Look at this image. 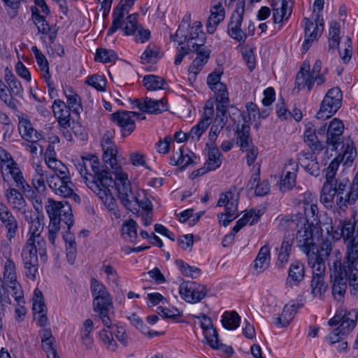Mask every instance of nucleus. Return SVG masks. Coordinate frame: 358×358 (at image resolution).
I'll return each mask as SVG.
<instances>
[{
    "mask_svg": "<svg viewBox=\"0 0 358 358\" xmlns=\"http://www.w3.org/2000/svg\"><path fill=\"white\" fill-rule=\"evenodd\" d=\"M86 185L97 195L108 210L115 218L120 217V213L111 194V188L115 186L119 199L124 206L134 213L137 204L145 211L152 210L151 201L142 194L135 196L131 189L128 176L126 173H117L114 180L110 172L100 168V162L95 155L83 157L75 164Z\"/></svg>",
    "mask_w": 358,
    "mask_h": 358,
    "instance_id": "nucleus-1",
    "label": "nucleus"
},
{
    "mask_svg": "<svg viewBox=\"0 0 358 358\" xmlns=\"http://www.w3.org/2000/svg\"><path fill=\"white\" fill-rule=\"evenodd\" d=\"M357 220L351 219L339 220L334 234L343 239L345 252L343 262L341 253L336 250V259L329 263L332 294L335 299L341 301L348 287L352 294L358 290V236L356 225Z\"/></svg>",
    "mask_w": 358,
    "mask_h": 358,
    "instance_id": "nucleus-2",
    "label": "nucleus"
},
{
    "mask_svg": "<svg viewBox=\"0 0 358 358\" xmlns=\"http://www.w3.org/2000/svg\"><path fill=\"white\" fill-rule=\"evenodd\" d=\"M90 289L93 296V310L97 313L104 327L111 328L113 325L112 313L113 297L106 287L96 278L91 279Z\"/></svg>",
    "mask_w": 358,
    "mask_h": 358,
    "instance_id": "nucleus-3",
    "label": "nucleus"
},
{
    "mask_svg": "<svg viewBox=\"0 0 358 358\" xmlns=\"http://www.w3.org/2000/svg\"><path fill=\"white\" fill-rule=\"evenodd\" d=\"M357 317L358 312L355 309L338 310L334 317L328 322L330 326L338 325L329 334L328 339L330 343L334 344L339 342L343 336L349 334L356 326Z\"/></svg>",
    "mask_w": 358,
    "mask_h": 358,
    "instance_id": "nucleus-4",
    "label": "nucleus"
},
{
    "mask_svg": "<svg viewBox=\"0 0 358 358\" xmlns=\"http://www.w3.org/2000/svg\"><path fill=\"white\" fill-rule=\"evenodd\" d=\"M318 237V227L314 223H310L306 219L301 217L300 225L296 234L297 247L306 255L315 252L317 250L316 240Z\"/></svg>",
    "mask_w": 358,
    "mask_h": 358,
    "instance_id": "nucleus-5",
    "label": "nucleus"
},
{
    "mask_svg": "<svg viewBox=\"0 0 358 358\" xmlns=\"http://www.w3.org/2000/svg\"><path fill=\"white\" fill-rule=\"evenodd\" d=\"M321 70L322 62L320 60L315 62L311 71H310V64L306 61L303 62L296 77V86L299 90L307 87L308 90L310 91L315 83L317 85H322L325 82V78L321 73Z\"/></svg>",
    "mask_w": 358,
    "mask_h": 358,
    "instance_id": "nucleus-6",
    "label": "nucleus"
},
{
    "mask_svg": "<svg viewBox=\"0 0 358 358\" xmlns=\"http://www.w3.org/2000/svg\"><path fill=\"white\" fill-rule=\"evenodd\" d=\"M45 210L50 218V222L60 224L64 222L68 229L73 224L71 206L67 201H55L48 199L45 203Z\"/></svg>",
    "mask_w": 358,
    "mask_h": 358,
    "instance_id": "nucleus-7",
    "label": "nucleus"
},
{
    "mask_svg": "<svg viewBox=\"0 0 358 358\" xmlns=\"http://www.w3.org/2000/svg\"><path fill=\"white\" fill-rule=\"evenodd\" d=\"M350 188H351V182L347 178L341 180H336L334 182L330 184H323L320 201L327 208H333L334 205V199H338L339 196L343 195Z\"/></svg>",
    "mask_w": 358,
    "mask_h": 358,
    "instance_id": "nucleus-8",
    "label": "nucleus"
},
{
    "mask_svg": "<svg viewBox=\"0 0 358 358\" xmlns=\"http://www.w3.org/2000/svg\"><path fill=\"white\" fill-rule=\"evenodd\" d=\"M342 93L338 87L330 89L323 99L320 109L316 115L317 119H328L341 106Z\"/></svg>",
    "mask_w": 358,
    "mask_h": 358,
    "instance_id": "nucleus-9",
    "label": "nucleus"
},
{
    "mask_svg": "<svg viewBox=\"0 0 358 358\" xmlns=\"http://www.w3.org/2000/svg\"><path fill=\"white\" fill-rule=\"evenodd\" d=\"M245 1H238L227 27L228 34L241 44L244 43L247 38V34L241 28L245 13Z\"/></svg>",
    "mask_w": 358,
    "mask_h": 358,
    "instance_id": "nucleus-10",
    "label": "nucleus"
},
{
    "mask_svg": "<svg viewBox=\"0 0 358 358\" xmlns=\"http://www.w3.org/2000/svg\"><path fill=\"white\" fill-rule=\"evenodd\" d=\"M16 267L14 262L8 259L4 264L3 280L8 285V292L12 295L15 300L20 301L23 298V290L21 285L17 280Z\"/></svg>",
    "mask_w": 358,
    "mask_h": 358,
    "instance_id": "nucleus-11",
    "label": "nucleus"
},
{
    "mask_svg": "<svg viewBox=\"0 0 358 358\" xmlns=\"http://www.w3.org/2000/svg\"><path fill=\"white\" fill-rule=\"evenodd\" d=\"M331 250V244L323 243L322 246V254H319L318 250L306 255L308 264L313 268V277H324L326 270L324 256H329Z\"/></svg>",
    "mask_w": 358,
    "mask_h": 358,
    "instance_id": "nucleus-12",
    "label": "nucleus"
},
{
    "mask_svg": "<svg viewBox=\"0 0 358 358\" xmlns=\"http://www.w3.org/2000/svg\"><path fill=\"white\" fill-rule=\"evenodd\" d=\"M303 22L305 39L303 43V49L306 52L310 47L311 43L321 36L324 30V23L322 17H320L319 14L316 15L315 23L307 17H304Z\"/></svg>",
    "mask_w": 358,
    "mask_h": 358,
    "instance_id": "nucleus-13",
    "label": "nucleus"
},
{
    "mask_svg": "<svg viewBox=\"0 0 358 358\" xmlns=\"http://www.w3.org/2000/svg\"><path fill=\"white\" fill-rule=\"evenodd\" d=\"M47 182L50 189L57 195L64 197L74 196L80 199L79 196L74 194L73 187L74 186L70 177L59 178V176H50L47 179Z\"/></svg>",
    "mask_w": 358,
    "mask_h": 358,
    "instance_id": "nucleus-14",
    "label": "nucleus"
},
{
    "mask_svg": "<svg viewBox=\"0 0 358 358\" xmlns=\"http://www.w3.org/2000/svg\"><path fill=\"white\" fill-rule=\"evenodd\" d=\"M132 103L141 111L149 114H159L168 110L166 100L164 99L156 100L145 97L135 99Z\"/></svg>",
    "mask_w": 358,
    "mask_h": 358,
    "instance_id": "nucleus-15",
    "label": "nucleus"
},
{
    "mask_svg": "<svg viewBox=\"0 0 358 358\" xmlns=\"http://www.w3.org/2000/svg\"><path fill=\"white\" fill-rule=\"evenodd\" d=\"M213 116V102L212 101H208L205 105L204 112L201 120L191 129L188 134L189 137H191L192 139L196 138V140H199L210 124Z\"/></svg>",
    "mask_w": 358,
    "mask_h": 358,
    "instance_id": "nucleus-16",
    "label": "nucleus"
},
{
    "mask_svg": "<svg viewBox=\"0 0 358 358\" xmlns=\"http://www.w3.org/2000/svg\"><path fill=\"white\" fill-rule=\"evenodd\" d=\"M25 275L30 280H35L38 271V256L32 250V248H23L21 254Z\"/></svg>",
    "mask_w": 358,
    "mask_h": 358,
    "instance_id": "nucleus-17",
    "label": "nucleus"
},
{
    "mask_svg": "<svg viewBox=\"0 0 358 358\" xmlns=\"http://www.w3.org/2000/svg\"><path fill=\"white\" fill-rule=\"evenodd\" d=\"M358 200V171L355 173L352 182L351 188H350L343 195L336 199L335 203L337 207L345 210L349 206L355 205Z\"/></svg>",
    "mask_w": 358,
    "mask_h": 358,
    "instance_id": "nucleus-18",
    "label": "nucleus"
},
{
    "mask_svg": "<svg viewBox=\"0 0 358 358\" xmlns=\"http://www.w3.org/2000/svg\"><path fill=\"white\" fill-rule=\"evenodd\" d=\"M134 111H117L111 115L113 121L121 128L124 136L129 135L135 129V122L132 117H135Z\"/></svg>",
    "mask_w": 358,
    "mask_h": 358,
    "instance_id": "nucleus-19",
    "label": "nucleus"
},
{
    "mask_svg": "<svg viewBox=\"0 0 358 358\" xmlns=\"http://www.w3.org/2000/svg\"><path fill=\"white\" fill-rule=\"evenodd\" d=\"M5 196L9 206L16 213H24L27 203L22 192L14 187L5 190Z\"/></svg>",
    "mask_w": 358,
    "mask_h": 358,
    "instance_id": "nucleus-20",
    "label": "nucleus"
},
{
    "mask_svg": "<svg viewBox=\"0 0 358 358\" xmlns=\"http://www.w3.org/2000/svg\"><path fill=\"white\" fill-rule=\"evenodd\" d=\"M344 130L342 121L335 118L329 124L327 131V143L331 145V150H336L340 145Z\"/></svg>",
    "mask_w": 358,
    "mask_h": 358,
    "instance_id": "nucleus-21",
    "label": "nucleus"
},
{
    "mask_svg": "<svg viewBox=\"0 0 358 358\" xmlns=\"http://www.w3.org/2000/svg\"><path fill=\"white\" fill-rule=\"evenodd\" d=\"M135 0H121L119 4L115 7L113 13L112 25L108 31V35L113 34L118 29L122 27V18L124 17L125 13H128L130 8Z\"/></svg>",
    "mask_w": 358,
    "mask_h": 358,
    "instance_id": "nucleus-22",
    "label": "nucleus"
},
{
    "mask_svg": "<svg viewBox=\"0 0 358 358\" xmlns=\"http://www.w3.org/2000/svg\"><path fill=\"white\" fill-rule=\"evenodd\" d=\"M0 220L2 223V226L8 231L7 238L10 240L15 236L17 232L18 224L11 211L3 203V205H0Z\"/></svg>",
    "mask_w": 358,
    "mask_h": 358,
    "instance_id": "nucleus-23",
    "label": "nucleus"
},
{
    "mask_svg": "<svg viewBox=\"0 0 358 358\" xmlns=\"http://www.w3.org/2000/svg\"><path fill=\"white\" fill-rule=\"evenodd\" d=\"M18 130L22 138L25 141H38L42 135L32 127V124L24 115L18 116Z\"/></svg>",
    "mask_w": 358,
    "mask_h": 358,
    "instance_id": "nucleus-24",
    "label": "nucleus"
},
{
    "mask_svg": "<svg viewBox=\"0 0 358 358\" xmlns=\"http://www.w3.org/2000/svg\"><path fill=\"white\" fill-rule=\"evenodd\" d=\"M1 173L4 181H8L10 179L13 180L17 188L26 182L19 164L17 162L10 165L7 164L6 166H1Z\"/></svg>",
    "mask_w": 358,
    "mask_h": 358,
    "instance_id": "nucleus-25",
    "label": "nucleus"
},
{
    "mask_svg": "<svg viewBox=\"0 0 358 358\" xmlns=\"http://www.w3.org/2000/svg\"><path fill=\"white\" fill-rule=\"evenodd\" d=\"M292 1H280L270 3L273 10V18L274 23H280L287 20L292 13Z\"/></svg>",
    "mask_w": 358,
    "mask_h": 358,
    "instance_id": "nucleus-26",
    "label": "nucleus"
},
{
    "mask_svg": "<svg viewBox=\"0 0 358 358\" xmlns=\"http://www.w3.org/2000/svg\"><path fill=\"white\" fill-rule=\"evenodd\" d=\"M52 111L55 117L57 119L59 125L64 129L70 127V109L66 104L60 99H56L52 104Z\"/></svg>",
    "mask_w": 358,
    "mask_h": 358,
    "instance_id": "nucleus-27",
    "label": "nucleus"
},
{
    "mask_svg": "<svg viewBox=\"0 0 358 358\" xmlns=\"http://www.w3.org/2000/svg\"><path fill=\"white\" fill-rule=\"evenodd\" d=\"M304 277V264L299 261H295L292 262L289 266L286 283L291 287L297 286L301 281H303Z\"/></svg>",
    "mask_w": 358,
    "mask_h": 358,
    "instance_id": "nucleus-28",
    "label": "nucleus"
},
{
    "mask_svg": "<svg viewBox=\"0 0 358 358\" xmlns=\"http://www.w3.org/2000/svg\"><path fill=\"white\" fill-rule=\"evenodd\" d=\"M301 306L302 305L299 303L294 302H290L285 305L282 313L276 318L275 324L278 327L288 326Z\"/></svg>",
    "mask_w": 358,
    "mask_h": 358,
    "instance_id": "nucleus-29",
    "label": "nucleus"
},
{
    "mask_svg": "<svg viewBox=\"0 0 358 358\" xmlns=\"http://www.w3.org/2000/svg\"><path fill=\"white\" fill-rule=\"evenodd\" d=\"M210 12L211 14L206 23V29L209 34H213L216 30L218 24L224 19L225 10L222 4L219 3L218 4L213 6Z\"/></svg>",
    "mask_w": 358,
    "mask_h": 358,
    "instance_id": "nucleus-30",
    "label": "nucleus"
},
{
    "mask_svg": "<svg viewBox=\"0 0 358 358\" xmlns=\"http://www.w3.org/2000/svg\"><path fill=\"white\" fill-rule=\"evenodd\" d=\"M271 259L270 248L268 245L262 246L254 261L253 268L257 273H263L269 266Z\"/></svg>",
    "mask_w": 358,
    "mask_h": 358,
    "instance_id": "nucleus-31",
    "label": "nucleus"
},
{
    "mask_svg": "<svg viewBox=\"0 0 358 358\" xmlns=\"http://www.w3.org/2000/svg\"><path fill=\"white\" fill-rule=\"evenodd\" d=\"M357 155L356 148L352 141L348 139L343 143L341 152L338 156L340 161L345 166H350Z\"/></svg>",
    "mask_w": 358,
    "mask_h": 358,
    "instance_id": "nucleus-32",
    "label": "nucleus"
},
{
    "mask_svg": "<svg viewBox=\"0 0 358 358\" xmlns=\"http://www.w3.org/2000/svg\"><path fill=\"white\" fill-rule=\"evenodd\" d=\"M189 50L196 53V57L193 60L192 66L196 68L197 70H200L208 62L210 56V50L205 45L198 46L195 43L192 45V48H189Z\"/></svg>",
    "mask_w": 358,
    "mask_h": 358,
    "instance_id": "nucleus-33",
    "label": "nucleus"
},
{
    "mask_svg": "<svg viewBox=\"0 0 358 358\" xmlns=\"http://www.w3.org/2000/svg\"><path fill=\"white\" fill-rule=\"evenodd\" d=\"M250 127L248 124H239L236 129V135L237 138V144L243 150H247L252 145V140L250 137Z\"/></svg>",
    "mask_w": 358,
    "mask_h": 358,
    "instance_id": "nucleus-34",
    "label": "nucleus"
},
{
    "mask_svg": "<svg viewBox=\"0 0 358 358\" xmlns=\"http://www.w3.org/2000/svg\"><path fill=\"white\" fill-rule=\"evenodd\" d=\"M293 243V238L290 236H285L282 241L280 252L278 254V259L275 263L276 266L281 269L285 267V266L287 264L289 254L291 251V248Z\"/></svg>",
    "mask_w": 358,
    "mask_h": 358,
    "instance_id": "nucleus-35",
    "label": "nucleus"
},
{
    "mask_svg": "<svg viewBox=\"0 0 358 358\" xmlns=\"http://www.w3.org/2000/svg\"><path fill=\"white\" fill-rule=\"evenodd\" d=\"M297 169L298 164L293 159L289 160L284 170L285 172V178L281 180L282 187L289 189L294 186Z\"/></svg>",
    "mask_w": 358,
    "mask_h": 358,
    "instance_id": "nucleus-36",
    "label": "nucleus"
},
{
    "mask_svg": "<svg viewBox=\"0 0 358 358\" xmlns=\"http://www.w3.org/2000/svg\"><path fill=\"white\" fill-rule=\"evenodd\" d=\"M24 248H28L31 250L32 248L33 252L36 251V254L40 255L42 261H46L47 259V252H46V243L43 241L41 236H36V238H29Z\"/></svg>",
    "mask_w": 358,
    "mask_h": 358,
    "instance_id": "nucleus-37",
    "label": "nucleus"
},
{
    "mask_svg": "<svg viewBox=\"0 0 358 358\" xmlns=\"http://www.w3.org/2000/svg\"><path fill=\"white\" fill-rule=\"evenodd\" d=\"M299 164L304 168V169L309 173L311 176H318L320 173L319 163L316 159H313L312 155L310 154H303L301 157L298 158Z\"/></svg>",
    "mask_w": 358,
    "mask_h": 358,
    "instance_id": "nucleus-38",
    "label": "nucleus"
},
{
    "mask_svg": "<svg viewBox=\"0 0 358 358\" xmlns=\"http://www.w3.org/2000/svg\"><path fill=\"white\" fill-rule=\"evenodd\" d=\"M110 328L103 329L98 334V338L101 344L110 352H115L118 348L117 342L113 338V334Z\"/></svg>",
    "mask_w": 358,
    "mask_h": 358,
    "instance_id": "nucleus-39",
    "label": "nucleus"
},
{
    "mask_svg": "<svg viewBox=\"0 0 358 358\" xmlns=\"http://www.w3.org/2000/svg\"><path fill=\"white\" fill-rule=\"evenodd\" d=\"M121 231L123 238L131 243H134L138 237L137 224L133 219L124 222Z\"/></svg>",
    "mask_w": 358,
    "mask_h": 358,
    "instance_id": "nucleus-40",
    "label": "nucleus"
},
{
    "mask_svg": "<svg viewBox=\"0 0 358 358\" xmlns=\"http://www.w3.org/2000/svg\"><path fill=\"white\" fill-rule=\"evenodd\" d=\"M5 80L11 96H22L23 88L20 81L10 71H7V70L5 71Z\"/></svg>",
    "mask_w": 358,
    "mask_h": 358,
    "instance_id": "nucleus-41",
    "label": "nucleus"
},
{
    "mask_svg": "<svg viewBox=\"0 0 358 358\" xmlns=\"http://www.w3.org/2000/svg\"><path fill=\"white\" fill-rule=\"evenodd\" d=\"M208 159L205 163V166L210 171L218 169L222 164V153L217 147L211 148L208 150Z\"/></svg>",
    "mask_w": 358,
    "mask_h": 358,
    "instance_id": "nucleus-42",
    "label": "nucleus"
},
{
    "mask_svg": "<svg viewBox=\"0 0 358 358\" xmlns=\"http://www.w3.org/2000/svg\"><path fill=\"white\" fill-rule=\"evenodd\" d=\"M143 86L150 91L164 89L166 81L164 78L155 75H146L143 79Z\"/></svg>",
    "mask_w": 358,
    "mask_h": 358,
    "instance_id": "nucleus-43",
    "label": "nucleus"
},
{
    "mask_svg": "<svg viewBox=\"0 0 358 358\" xmlns=\"http://www.w3.org/2000/svg\"><path fill=\"white\" fill-rule=\"evenodd\" d=\"M310 287L312 294L315 297L322 299L324 297L328 285L325 282L324 277H313Z\"/></svg>",
    "mask_w": 358,
    "mask_h": 358,
    "instance_id": "nucleus-44",
    "label": "nucleus"
},
{
    "mask_svg": "<svg viewBox=\"0 0 358 358\" xmlns=\"http://www.w3.org/2000/svg\"><path fill=\"white\" fill-rule=\"evenodd\" d=\"M65 94L69 108L72 110L76 114L79 115L83 110L80 96L72 89L65 91Z\"/></svg>",
    "mask_w": 358,
    "mask_h": 358,
    "instance_id": "nucleus-45",
    "label": "nucleus"
},
{
    "mask_svg": "<svg viewBox=\"0 0 358 358\" xmlns=\"http://www.w3.org/2000/svg\"><path fill=\"white\" fill-rule=\"evenodd\" d=\"M240 321L241 317L236 312H225L222 315V324L225 329L233 330L239 326Z\"/></svg>",
    "mask_w": 358,
    "mask_h": 358,
    "instance_id": "nucleus-46",
    "label": "nucleus"
},
{
    "mask_svg": "<svg viewBox=\"0 0 358 358\" xmlns=\"http://www.w3.org/2000/svg\"><path fill=\"white\" fill-rule=\"evenodd\" d=\"M304 141L314 154L320 152L324 148L322 142L318 140L315 132L310 130H306L304 132Z\"/></svg>",
    "mask_w": 358,
    "mask_h": 358,
    "instance_id": "nucleus-47",
    "label": "nucleus"
},
{
    "mask_svg": "<svg viewBox=\"0 0 358 358\" xmlns=\"http://www.w3.org/2000/svg\"><path fill=\"white\" fill-rule=\"evenodd\" d=\"M137 16L138 15L134 13L129 15L124 21L121 20L122 27L120 28H122L126 36L136 34L138 28Z\"/></svg>",
    "mask_w": 358,
    "mask_h": 358,
    "instance_id": "nucleus-48",
    "label": "nucleus"
},
{
    "mask_svg": "<svg viewBox=\"0 0 358 358\" xmlns=\"http://www.w3.org/2000/svg\"><path fill=\"white\" fill-rule=\"evenodd\" d=\"M117 55L114 50L99 48L96 49L95 61L102 63H110L115 62L117 59Z\"/></svg>",
    "mask_w": 358,
    "mask_h": 358,
    "instance_id": "nucleus-49",
    "label": "nucleus"
},
{
    "mask_svg": "<svg viewBox=\"0 0 358 358\" xmlns=\"http://www.w3.org/2000/svg\"><path fill=\"white\" fill-rule=\"evenodd\" d=\"M213 90L215 95L216 106H229V93L224 84H218L217 88Z\"/></svg>",
    "mask_w": 358,
    "mask_h": 358,
    "instance_id": "nucleus-50",
    "label": "nucleus"
},
{
    "mask_svg": "<svg viewBox=\"0 0 358 358\" xmlns=\"http://www.w3.org/2000/svg\"><path fill=\"white\" fill-rule=\"evenodd\" d=\"M103 160L105 163V165L107 168L110 166L113 169H115V176L117 175V173H123L122 171L118 170L117 164V149L113 150L110 149L109 150H103ZM116 179V177L114 180Z\"/></svg>",
    "mask_w": 358,
    "mask_h": 358,
    "instance_id": "nucleus-51",
    "label": "nucleus"
},
{
    "mask_svg": "<svg viewBox=\"0 0 358 358\" xmlns=\"http://www.w3.org/2000/svg\"><path fill=\"white\" fill-rule=\"evenodd\" d=\"M205 34L202 31H196L191 28L188 34L187 45L189 48H192V45L196 44L198 46L204 45Z\"/></svg>",
    "mask_w": 358,
    "mask_h": 358,
    "instance_id": "nucleus-52",
    "label": "nucleus"
},
{
    "mask_svg": "<svg viewBox=\"0 0 358 358\" xmlns=\"http://www.w3.org/2000/svg\"><path fill=\"white\" fill-rule=\"evenodd\" d=\"M176 263L182 273L186 276L196 278L201 274V270L199 268L189 266L182 260H176Z\"/></svg>",
    "mask_w": 358,
    "mask_h": 358,
    "instance_id": "nucleus-53",
    "label": "nucleus"
},
{
    "mask_svg": "<svg viewBox=\"0 0 358 358\" xmlns=\"http://www.w3.org/2000/svg\"><path fill=\"white\" fill-rule=\"evenodd\" d=\"M159 52L155 45H148L143 52L141 59L143 63L156 62L159 58Z\"/></svg>",
    "mask_w": 358,
    "mask_h": 358,
    "instance_id": "nucleus-54",
    "label": "nucleus"
},
{
    "mask_svg": "<svg viewBox=\"0 0 358 358\" xmlns=\"http://www.w3.org/2000/svg\"><path fill=\"white\" fill-rule=\"evenodd\" d=\"M6 88V84L0 87V99L10 109L17 110V100L11 96L10 93L8 94Z\"/></svg>",
    "mask_w": 358,
    "mask_h": 358,
    "instance_id": "nucleus-55",
    "label": "nucleus"
},
{
    "mask_svg": "<svg viewBox=\"0 0 358 358\" xmlns=\"http://www.w3.org/2000/svg\"><path fill=\"white\" fill-rule=\"evenodd\" d=\"M86 83L96 90L103 92L105 91L106 80L103 76L96 74L90 76L86 80Z\"/></svg>",
    "mask_w": 358,
    "mask_h": 358,
    "instance_id": "nucleus-56",
    "label": "nucleus"
},
{
    "mask_svg": "<svg viewBox=\"0 0 358 358\" xmlns=\"http://www.w3.org/2000/svg\"><path fill=\"white\" fill-rule=\"evenodd\" d=\"M0 282L1 280L0 279ZM3 285L0 283V331L3 327V319L5 316V306L10 303V299L8 295H6L3 292Z\"/></svg>",
    "mask_w": 358,
    "mask_h": 358,
    "instance_id": "nucleus-57",
    "label": "nucleus"
},
{
    "mask_svg": "<svg viewBox=\"0 0 358 358\" xmlns=\"http://www.w3.org/2000/svg\"><path fill=\"white\" fill-rule=\"evenodd\" d=\"M238 196H235L231 192H226L221 193L217 201V206H224L225 209L228 208L234 200L236 201V206H238Z\"/></svg>",
    "mask_w": 358,
    "mask_h": 358,
    "instance_id": "nucleus-58",
    "label": "nucleus"
},
{
    "mask_svg": "<svg viewBox=\"0 0 358 358\" xmlns=\"http://www.w3.org/2000/svg\"><path fill=\"white\" fill-rule=\"evenodd\" d=\"M206 292L207 290L204 285L194 282V293H192V297L187 296V299H190V303H196L206 296Z\"/></svg>",
    "mask_w": 358,
    "mask_h": 358,
    "instance_id": "nucleus-59",
    "label": "nucleus"
},
{
    "mask_svg": "<svg viewBox=\"0 0 358 358\" xmlns=\"http://www.w3.org/2000/svg\"><path fill=\"white\" fill-rule=\"evenodd\" d=\"M339 164L337 161H332L326 169V180L324 184H330L334 182L337 179L336 178V171L338 170Z\"/></svg>",
    "mask_w": 358,
    "mask_h": 358,
    "instance_id": "nucleus-60",
    "label": "nucleus"
},
{
    "mask_svg": "<svg viewBox=\"0 0 358 358\" xmlns=\"http://www.w3.org/2000/svg\"><path fill=\"white\" fill-rule=\"evenodd\" d=\"M194 282H185L180 284L179 287V292L182 299L190 303V299H187V296L192 297V293H194Z\"/></svg>",
    "mask_w": 358,
    "mask_h": 358,
    "instance_id": "nucleus-61",
    "label": "nucleus"
},
{
    "mask_svg": "<svg viewBox=\"0 0 358 358\" xmlns=\"http://www.w3.org/2000/svg\"><path fill=\"white\" fill-rule=\"evenodd\" d=\"M174 41H177L178 45L184 44L187 42L188 32L187 27L184 24H180L174 36H171Z\"/></svg>",
    "mask_w": 358,
    "mask_h": 358,
    "instance_id": "nucleus-62",
    "label": "nucleus"
},
{
    "mask_svg": "<svg viewBox=\"0 0 358 358\" xmlns=\"http://www.w3.org/2000/svg\"><path fill=\"white\" fill-rule=\"evenodd\" d=\"M301 217H303L299 215H289L285 216L282 219L280 224L290 229H292L295 226L299 227Z\"/></svg>",
    "mask_w": 358,
    "mask_h": 358,
    "instance_id": "nucleus-63",
    "label": "nucleus"
},
{
    "mask_svg": "<svg viewBox=\"0 0 358 358\" xmlns=\"http://www.w3.org/2000/svg\"><path fill=\"white\" fill-rule=\"evenodd\" d=\"M32 19L34 22L38 25L39 31L45 33L49 29L48 24L45 17L41 15L38 12H32Z\"/></svg>",
    "mask_w": 358,
    "mask_h": 358,
    "instance_id": "nucleus-64",
    "label": "nucleus"
}]
</instances>
